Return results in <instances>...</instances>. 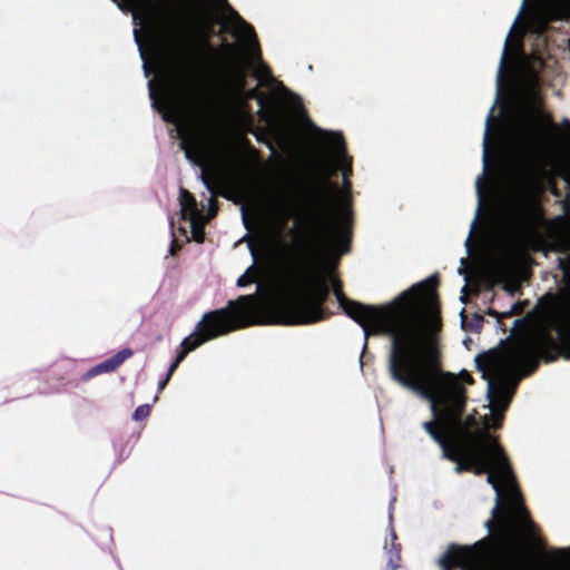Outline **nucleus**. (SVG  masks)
<instances>
[{"mask_svg":"<svg viewBox=\"0 0 570 570\" xmlns=\"http://www.w3.org/2000/svg\"><path fill=\"white\" fill-rule=\"evenodd\" d=\"M434 285L435 276H430L403 291L384 306L348 301L335 285L334 294L344 313L362 327L363 351L371 334L390 335L387 372L391 380L430 403L435 421L423 422L422 426L439 444L442 456L455 460L456 454L450 446V434L443 424L448 417L446 407L460 399L462 405L455 414L459 423L469 424L470 416L464 423L465 387L456 382L453 373L441 370L436 336L439 318L430 316L421 324V304L429 305L432 312L436 308Z\"/></svg>","mask_w":570,"mask_h":570,"instance_id":"nucleus-1","label":"nucleus"},{"mask_svg":"<svg viewBox=\"0 0 570 570\" xmlns=\"http://www.w3.org/2000/svg\"><path fill=\"white\" fill-rule=\"evenodd\" d=\"M462 401L456 399L446 410L443 421L451 438V451L455 452L454 468L456 473L472 471L475 474L488 472L487 482L495 492L491 518L484 523L489 539L476 541L471 547L450 544L439 558L442 570H485L494 559L509 556L518 540L532 532L529 513L520 501L514 487V475L508 459L498 442L487 432H471L469 424H460L456 411Z\"/></svg>","mask_w":570,"mask_h":570,"instance_id":"nucleus-2","label":"nucleus"},{"mask_svg":"<svg viewBox=\"0 0 570 570\" xmlns=\"http://www.w3.org/2000/svg\"><path fill=\"white\" fill-rule=\"evenodd\" d=\"M204 7L206 20L216 21L230 32L242 46L248 62L253 66V72L258 82L268 88L281 87L287 99L293 114L316 138L327 144V164L334 169L343 173L344 181L350 170L351 159L348 158L344 139L341 132L325 131L318 128L304 112L299 96L286 90L282 83L273 77L269 68L262 61L257 49V41L254 29L228 4L227 0H213L217 7L215 11L208 0H196Z\"/></svg>","mask_w":570,"mask_h":570,"instance_id":"nucleus-3","label":"nucleus"},{"mask_svg":"<svg viewBox=\"0 0 570 570\" xmlns=\"http://www.w3.org/2000/svg\"><path fill=\"white\" fill-rule=\"evenodd\" d=\"M267 207L274 219L285 225L288 218L295 217L297 226L306 230H291L295 249L308 253L326 245L330 249L343 254L348 250V228L351 225V209L346 200L341 205V223L327 220L320 202L302 207L283 187H278L267 199Z\"/></svg>","mask_w":570,"mask_h":570,"instance_id":"nucleus-4","label":"nucleus"},{"mask_svg":"<svg viewBox=\"0 0 570 570\" xmlns=\"http://www.w3.org/2000/svg\"><path fill=\"white\" fill-rule=\"evenodd\" d=\"M529 354V346L521 342L513 348L499 346L475 356V367L482 379L487 380L490 417H484V425L488 429L501 426L503 412L521 379V375L517 374V368Z\"/></svg>","mask_w":570,"mask_h":570,"instance_id":"nucleus-5","label":"nucleus"},{"mask_svg":"<svg viewBox=\"0 0 570 570\" xmlns=\"http://www.w3.org/2000/svg\"><path fill=\"white\" fill-rule=\"evenodd\" d=\"M328 294V285L322 275L308 274L294 279L274 306L273 322L284 325L316 323L325 316L323 304Z\"/></svg>","mask_w":570,"mask_h":570,"instance_id":"nucleus-6","label":"nucleus"},{"mask_svg":"<svg viewBox=\"0 0 570 570\" xmlns=\"http://www.w3.org/2000/svg\"><path fill=\"white\" fill-rule=\"evenodd\" d=\"M263 284L257 283L256 293L253 295L239 296L236 302L230 301L227 308L205 314L197 324V332L189 334L180 343L181 351L170 364L167 374L171 376L186 355L205 342L227 334L228 332L244 327L252 323V314L258 302V293Z\"/></svg>","mask_w":570,"mask_h":570,"instance_id":"nucleus-7","label":"nucleus"},{"mask_svg":"<svg viewBox=\"0 0 570 570\" xmlns=\"http://www.w3.org/2000/svg\"><path fill=\"white\" fill-rule=\"evenodd\" d=\"M515 147L527 164H533L540 151V139L535 126L530 122L521 124L514 134Z\"/></svg>","mask_w":570,"mask_h":570,"instance_id":"nucleus-8","label":"nucleus"},{"mask_svg":"<svg viewBox=\"0 0 570 570\" xmlns=\"http://www.w3.org/2000/svg\"><path fill=\"white\" fill-rule=\"evenodd\" d=\"M523 3H525V0H523ZM524 6V4H522ZM521 9H523V7H521ZM522 11V10H520ZM521 12L518 13V16L515 17L509 32H508V36L505 38V41H504V46H503V49H502V53H501V58H500V62H499V67H498V72H497V96H495V100L493 102V105L491 106L488 115H487V118H485V129H484V137H483V155H482V160H483V170H482V174L484 175L485 171H487V168H488V150H489V139H490V131H491V121H492V117H493V110H494V106L497 105L499 98H500V94H501V87H502V78H503V69H504V65H505V59H507V52H508V43H509V39H510V36L512 33V30L520 17Z\"/></svg>","mask_w":570,"mask_h":570,"instance_id":"nucleus-9","label":"nucleus"},{"mask_svg":"<svg viewBox=\"0 0 570 570\" xmlns=\"http://www.w3.org/2000/svg\"><path fill=\"white\" fill-rule=\"evenodd\" d=\"M179 206L181 217L184 219L188 218L189 220H199L204 218L202 210L197 206V202L194 196L186 189H179Z\"/></svg>","mask_w":570,"mask_h":570,"instance_id":"nucleus-10","label":"nucleus"},{"mask_svg":"<svg viewBox=\"0 0 570 570\" xmlns=\"http://www.w3.org/2000/svg\"><path fill=\"white\" fill-rule=\"evenodd\" d=\"M132 355V351L130 348H124L112 355L111 357L100 362L96 366H94L89 372L88 376L98 375L101 373H108L116 370L118 366H120L127 358H129Z\"/></svg>","mask_w":570,"mask_h":570,"instance_id":"nucleus-11","label":"nucleus"},{"mask_svg":"<svg viewBox=\"0 0 570 570\" xmlns=\"http://www.w3.org/2000/svg\"><path fill=\"white\" fill-rule=\"evenodd\" d=\"M570 11V0H543L542 13L547 19H560Z\"/></svg>","mask_w":570,"mask_h":570,"instance_id":"nucleus-12","label":"nucleus"},{"mask_svg":"<svg viewBox=\"0 0 570 570\" xmlns=\"http://www.w3.org/2000/svg\"><path fill=\"white\" fill-rule=\"evenodd\" d=\"M148 89H149V98L151 100V107L154 109H156L157 111L163 112V119L165 121H175L177 116H178L177 115L178 111L176 109H174V108H171V110L164 111L165 107L169 106L170 102L169 101L161 102L158 99V94H157V91L155 89L154 80H149L148 81Z\"/></svg>","mask_w":570,"mask_h":570,"instance_id":"nucleus-13","label":"nucleus"},{"mask_svg":"<svg viewBox=\"0 0 570 570\" xmlns=\"http://www.w3.org/2000/svg\"><path fill=\"white\" fill-rule=\"evenodd\" d=\"M177 130L179 137L181 138L180 148L184 150L185 158L194 165H200L199 158L196 155V151L194 150V138L187 137V130L185 128H181L180 126L177 127Z\"/></svg>","mask_w":570,"mask_h":570,"instance_id":"nucleus-14","label":"nucleus"},{"mask_svg":"<svg viewBox=\"0 0 570 570\" xmlns=\"http://www.w3.org/2000/svg\"><path fill=\"white\" fill-rule=\"evenodd\" d=\"M186 96L191 109L195 112L200 114L203 111L202 99L196 81L191 76H189L187 79Z\"/></svg>","mask_w":570,"mask_h":570,"instance_id":"nucleus-15","label":"nucleus"},{"mask_svg":"<svg viewBox=\"0 0 570 570\" xmlns=\"http://www.w3.org/2000/svg\"><path fill=\"white\" fill-rule=\"evenodd\" d=\"M389 534H390V539H391V547L387 549V556H389L387 566L391 568V570H396V568L399 567V561H400L399 549L396 548V546L394 543L396 540V533L394 532L393 529H391Z\"/></svg>","mask_w":570,"mask_h":570,"instance_id":"nucleus-16","label":"nucleus"},{"mask_svg":"<svg viewBox=\"0 0 570 570\" xmlns=\"http://www.w3.org/2000/svg\"><path fill=\"white\" fill-rule=\"evenodd\" d=\"M475 188H476V193H478V206H476V210H475V216L472 220V224H471V227H470V233H469V236L466 238V245L469 244L470 242V238H471V235L474 230V226L478 222V218H479V215H480V212H481V207H482V199H483V196H482V177H478L476 181H475Z\"/></svg>","mask_w":570,"mask_h":570,"instance_id":"nucleus-17","label":"nucleus"},{"mask_svg":"<svg viewBox=\"0 0 570 570\" xmlns=\"http://www.w3.org/2000/svg\"><path fill=\"white\" fill-rule=\"evenodd\" d=\"M248 248H249L250 255L253 257V263L245 271V273L238 277L236 284L239 287H244V286L248 285L253 281V278L249 276V274L254 273V264H255V259H256V254H255V249H254V246H253L252 243L248 244Z\"/></svg>","mask_w":570,"mask_h":570,"instance_id":"nucleus-18","label":"nucleus"},{"mask_svg":"<svg viewBox=\"0 0 570 570\" xmlns=\"http://www.w3.org/2000/svg\"><path fill=\"white\" fill-rule=\"evenodd\" d=\"M190 222V229L196 242L202 243L204 240L203 225L205 224L204 218L199 220Z\"/></svg>","mask_w":570,"mask_h":570,"instance_id":"nucleus-19","label":"nucleus"},{"mask_svg":"<svg viewBox=\"0 0 570 570\" xmlns=\"http://www.w3.org/2000/svg\"><path fill=\"white\" fill-rule=\"evenodd\" d=\"M132 33H134L135 42H136V43H137V46H138L139 56H140V58L142 59V69H144V73H145V76H146V77H148V76H149V73H150V69H149V67H148V65H147V62H146V59H145V51H144L142 47H141V42H140V39H139V36H138V31H137V29H134V30H132Z\"/></svg>","mask_w":570,"mask_h":570,"instance_id":"nucleus-20","label":"nucleus"},{"mask_svg":"<svg viewBox=\"0 0 570 570\" xmlns=\"http://www.w3.org/2000/svg\"><path fill=\"white\" fill-rule=\"evenodd\" d=\"M549 570H570V554L566 551L561 552V559Z\"/></svg>","mask_w":570,"mask_h":570,"instance_id":"nucleus-21","label":"nucleus"},{"mask_svg":"<svg viewBox=\"0 0 570 570\" xmlns=\"http://www.w3.org/2000/svg\"><path fill=\"white\" fill-rule=\"evenodd\" d=\"M150 412V405L149 404H141L136 407L132 419L135 421H141L146 419L149 415Z\"/></svg>","mask_w":570,"mask_h":570,"instance_id":"nucleus-22","label":"nucleus"},{"mask_svg":"<svg viewBox=\"0 0 570 570\" xmlns=\"http://www.w3.org/2000/svg\"><path fill=\"white\" fill-rule=\"evenodd\" d=\"M217 213V203L214 197L208 198V213L204 216V222L212 219Z\"/></svg>","mask_w":570,"mask_h":570,"instance_id":"nucleus-23","label":"nucleus"},{"mask_svg":"<svg viewBox=\"0 0 570 570\" xmlns=\"http://www.w3.org/2000/svg\"><path fill=\"white\" fill-rule=\"evenodd\" d=\"M199 180L202 181V184L205 186V188L212 193V194H215L216 193V187L215 185L207 178V176L205 175L204 170H202L200 175H199Z\"/></svg>","mask_w":570,"mask_h":570,"instance_id":"nucleus-24","label":"nucleus"},{"mask_svg":"<svg viewBox=\"0 0 570 570\" xmlns=\"http://www.w3.org/2000/svg\"><path fill=\"white\" fill-rule=\"evenodd\" d=\"M456 382L460 383L463 387V383H471L472 382V377L470 376V374L465 371V370H461L458 375L453 374Z\"/></svg>","mask_w":570,"mask_h":570,"instance_id":"nucleus-25","label":"nucleus"},{"mask_svg":"<svg viewBox=\"0 0 570 570\" xmlns=\"http://www.w3.org/2000/svg\"><path fill=\"white\" fill-rule=\"evenodd\" d=\"M558 268L562 272L564 278L570 277V266L563 258H558Z\"/></svg>","mask_w":570,"mask_h":570,"instance_id":"nucleus-26","label":"nucleus"},{"mask_svg":"<svg viewBox=\"0 0 570 570\" xmlns=\"http://www.w3.org/2000/svg\"><path fill=\"white\" fill-rule=\"evenodd\" d=\"M240 215H242V223H243L244 227L246 229H249L250 228V222H249V218L247 216V210H246V206L245 205H242V207H240Z\"/></svg>","mask_w":570,"mask_h":570,"instance_id":"nucleus-27","label":"nucleus"},{"mask_svg":"<svg viewBox=\"0 0 570 570\" xmlns=\"http://www.w3.org/2000/svg\"><path fill=\"white\" fill-rule=\"evenodd\" d=\"M529 185H530V179H529V177H524V178L522 179V181L520 183V185H519V193H520L521 195L527 194V191H528V189H529Z\"/></svg>","mask_w":570,"mask_h":570,"instance_id":"nucleus-28","label":"nucleus"},{"mask_svg":"<svg viewBox=\"0 0 570 570\" xmlns=\"http://www.w3.org/2000/svg\"><path fill=\"white\" fill-rule=\"evenodd\" d=\"M222 196L225 197L226 199L233 200L236 204L240 202V197L237 196V195H234L230 191H226L225 190V191L222 193Z\"/></svg>","mask_w":570,"mask_h":570,"instance_id":"nucleus-29","label":"nucleus"},{"mask_svg":"<svg viewBox=\"0 0 570 570\" xmlns=\"http://www.w3.org/2000/svg\"><path fill=\"white\" fill-rule=\"evenodd\" d=\"M529 85L531 89H534V87L538 85V77L534 72H530L529 75Z\"/></svg>","mask_w":570,"mask_h":570,"instance_id":"nucleus-30","label":"nucleus"},{"mask_svg":"<svg viewBox=\"0 0 570 570\" xmlns=\"http://www.w3.org/2000/svg\"><path fill=\"white\" fill-rule=\"evenodd\" d=\"M395 500H396V498L394 495L390 500V507H389V521L390 522L392 521V509H393V503Z\"/></svg>","mask_w":570,"mask_h":570,"instance_id":"nucleus-31","label":"nucleus"},{"mask_svg":"<svg viewBox=\"0 0 570 570\" xmlns=\"http://www.w3.org/2000/svg\"><path fill=\"white\" fill-rule=\"evenodd\" d=\"M169 379H170V376H168V374H166L165 379L158 383V390H163L165 387V385L167 384V382L169 381Z\"/></svg>","mask_w":570,"mask_h":570,"instance_id":"nucleus-32","label":"nucleus"},{"mask_svg":"<svg viewBox=\"0 0 570 570\" xmlns=\"http://www.w3.org/2000/svg\"><path fill=\"white\" fill-rule=\"evenodd\" d=\"M114 1L117 3V6H118V8H119L120 10H124V6H122V3L118 2L117 0H114Z\"/></svg>","mask_w":570,"mask_h":570,"instance_id":"nucleus-33","label":"nucleus"},{"mask_svg":"<svg viewBox=\"0 0 570 570\" xmlns=\"http://www.w3.org/2000/svg\"><path fill=\"white\" fill-rule=\"evenodd\" d=\"M169 252H170V254H174V252H175L174 240L171 242V246H170Z\"/></svg>","mask_w":570,"mask_h":570,"instance_id":"nucleus-34","label":"nucleus"},{"mask_svg":"<svg viewBox=\"0 0 570 570\" xmlns=\"http://www.w3.org/2000/svg\"><path fill=\"white\" fill-rule=\"evenodd\" d=\"M564 330H566V324H561V325H560V331H562V332H563Z\"/></svg>","mask_w":570,"mask_h":570,"instance_id":"nucleus-35","label":"nucleus"},{"mask_svg":"<svg viewBox=\"0 0 570 570\" xmlns=\"http://www.w3.org/2000/svg\"><path fill=\"white\" fill-rule=\"evenodd\" d=\"M136 17H137V13L134 11V12H132V19L135 20V19H136Z\"/></svg>","mask_w":570,"mask_h":570,"instance_id":"nucleus-36","label":"nucleus"},{"mask_svg":"<svg viewBox=\"0 0 570 570\" xmlns=\"http://www.w3.org/2000/svg\"><path fill=\"white\" fill-rule=\"evenodd\" d=\"M520 320H515L514 321V326H517L519 324Z\"/></svg>","mask_w":570,"mask_h":570,"instance_id":"nucleus-37","label":"nucleus"},{"mask_svg":"<svg viewBox=\"0 0 570 570\" xmlns=\"http://www.w3.org/2000/svg\"><path fill=\"white\" fill-rule=\"evenodd\" d=\"M535 366H537V363H533V366L529 372H531Z\"/></svg>","mask_w":570,"mask_h":570,"instance_id":"nucleus-38","label":"nucleus"},{"mask_svg":"<svg viewBox=\"0 0 570 570\" xmlns=\"http://www.w3.org/2000/svg\"><path fill=\"white\" fill-rule=\"evenodd\" d=\"M567 358L570 360V352L567 354Z\"/></svg>","mask_w":570,"mask_h":570,"instance_id":"nucleus-39","label":"nucleus"}]
</instances>
